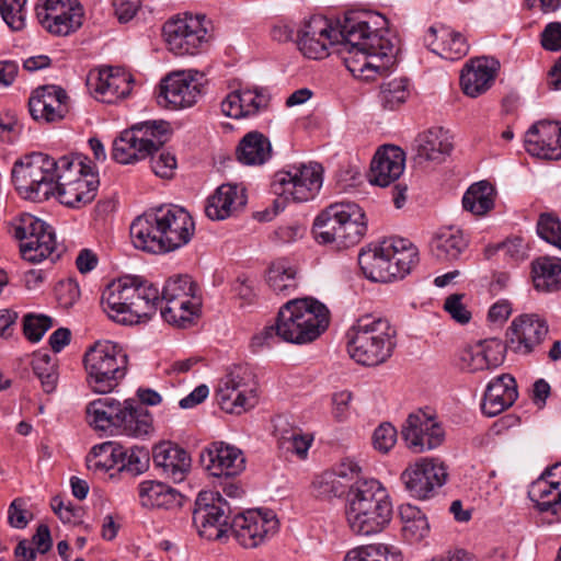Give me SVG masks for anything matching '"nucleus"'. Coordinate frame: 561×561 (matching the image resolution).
<instances>
[{
    "mask_svg": "<svg viewBox=\"0 0 561 561\" xmlns=\"http://www.w3.org/2000/svg\"><path fill=\"white\" fill-rule=\"evenodd\" d=\"M230 505L219 492H201L195 501L193 524L201 537L221 539L229 533Z\"/></svg>",
    "mask_w": 561,
    "mask_h": 561,
    "instance_id": "11",
    "label": "nucleus"
},
{
    "mask_svg": "<svg viewBox=\"0 0 561 561\" xmlns=\"http://www.w3.org/2000/svg\"><path fill=\"white\" fill-rule=\"evenodd\" d=\"M388 247L397 277L403 278L419 262L417 249L407 239L388 241Z\"/></svg>",
    "mask_w": 561,
    "mask_h": 561,
    "instance_id": "46",
    "label": "nucleus"
},
{
    "mask_svg": "<svg viewBox=\"0 0 561 561\" xmlns=\"http://www.w3.org/2000/svg\"><path fill=\"white\" fill-rule=\"evenodd\" d=\"M518 397L515 378L510 374H503L489 382L482 411L488 416H495L508 409Z\"/></svg>",
    "mask_w": 561,
    "mask_h": 561,
    "instance_id": "27",
    "label": "nucleus"
},
{
    "mask_svg": "<svg viewBox=\"0 0 561 561\" xmlns=\"http://www.w3.org/2000/svg\"><path fill=\"white\" fill-rule=\"evenodd\" d=\"M81 156L59 158V176L56 194L59 202L67 207L80 208L91 203L98 193L100 181L98 174L85 163Z\"/></svg>",
    "mask_w": 561,
    "mask_h": 561,
    "instance_id": "9",
    "label": "nucleus"
},
{
    "mask_svg": "<svg viewBox=\"0 0 561 561\" xmlns=\"http://www.w3.org/2000/svg\"><path fill=\"white\" fill-rule=\"evenodd\" d=\"M548 334L545 320L536 314H522L514 319L506 332L510 351L527 355L538 346Z\"/></svg>",
    "mask_w": 561,
    "mask_h": 561,
    "instance_id": "21",
    "label": "nucleus"
},
{
    "mask_svg": "<svg viewBox=\"0 0 561 561\" xmlns=\"http://www.w3.org/2000/svg\"><path fill=\"white\" fill-rule=\"evenodd\" d=\"M51 325V318L44 314L28 313L23 318V333L32 343L38 342Z\"/></svg>",
    "mask_w": 561,
    "mask_h": 561,
    "instance_id": "61",
    "label": "nucleus"
},
{
    "mask_svg": "<svg viewBox=\"0 0 561 561\" xmlns=\"http://www.w3.org/2000/svg\"><path fill=\"white\" fill-rule=\"evenodd\" d=\"M87 413L90 424L96 430L116 428L122 423L123 404L112 398H102L90 402Z\"/></svg>",
    "mask_w": 561,
    "mask_h": 561,
    "instance_id": "38",
    "label": "nucleus"
},
{
    "mask_svg": "<svg viewBox=\"0 0 561 561\" xmlns=\"http://www.w3.org/2000/svg\"><path fill=\"white\" fill-rule=\"evenodd\" d=\"M150 157V164L153 173L162 179H171L174 175L176 169L175 156L158 149L153 151Z\"/></svg>",
    "mask_w": 561,
    "mask_h": 561,
    "instance_id": "63",
    "label": "nucleus"
},
{
    "mask_svg": "<svg viewBox=\"0 0 561 561\" xmlns=\"http://www.w3.org/2000/svg\"><path fill=\"white\" fill-rule=\"evenodd\" d=\"M32 368L39 379L44 392H54L58 382V373L57 365L51 357L48 354L36 355L32 360Z\"/></svg>",
    "mask_w": 561,
    "mask_h": 561,
    "instance_id": "56",
    "label": "nucleus"
},
{
    "mask_svg": "<svg viewBox=\"0 0 561 561\" xmlns=\"http://www.w3.org/2000/svg\"><path fill=\"white\" fill-rule=\"evenodd\" d=\"M26 0H1L0 13L4 22L14 31L24 27V5Z\"/></svg>",
    "mask_w": 561,
    "mask_h": 561,
    "instance_id": "62",
    "label": "nucleus"
},
{
    "mask_svg": "<svg viewBox=\"0 0 561 561\" xmlns=\"http://www.w3.org/2000/svg\"><path fill=\"white\" fill-rule=\"evenodd\" d=\"M399 515L402 522V531L410 541H420L430 531L427 518L422 511L411 504H402L399 507Z\"/></svg>",
    "mask_w": 561,
    "mask_h": 561,
    "instance_id": "47",
    "label": "nucleus"
},
{
    "mask_svg": "<svg viewBox=\"0 0 561 561\" xmlns=\"http://www.w3.org/2000/svg\"><path fill=\"white\" fill-rule=\"evenodd\" d=\"M388 241L379 245L362 250L358 254V264L363 274L373 282L389 283L398 279L390 259Z\"/></svg>",
    "mask_w": 561,
    "mask_h": 561,
    "instance_id": "26",
    "label": "nucleus"
},
{
    "mask_svg": "<svg viewBox=\"0 0 561 561\" xmlns=\"http://www.w3.org/2000/svg\"><path fill=\"white\" fill-rule=\"evenodd\" d=\"M131 77L125 72L113 69L101 70L93 90L96 99L105 103H113L126 98L131 91Z\"/></svg>",
    "mask_w": 561,
    "mask_h": 561,
    "instance_id": "31",
    "label": "nucleus"
},
{
    "mask_svg": "<svg viewBox=\"0 0 561 561\" xmlns=\"http://www.w3.org/2000/svg\"><path fill=\"white\" fill-rule=\"evenodd\" d=\"M131 288L137 289L131 302L138 304L142 312H133V324L149 320L160 304V290L152 283L139 276H131Z\"/></svg>",
    "mask_w": 561,
    "mask_h": 561,
    "instance_id": "40",
    "label": "nucleus"
},
{
    "mask_svg": "<svg viewBox=\"0 0 561 561\" xmlns=\"http://www.w3.org/2000/svg\"><path fill=\"white\" fill-rule=\"evenodd\" d=\"M196 70H181L169 73L161 80L158 103L167 108L191 107L197 102L202 90Z\"/></svg>",
    "mask_w": 561,
    "mask_h": 561,
    "instance_id": "15",
    "label": "nucleus"
},
{
    "mask_svg": "<svg viewBox=\"0 0 561 561\" xmlns=\"http://www.w3.org/2000/svg\"><path fill=\"white\" fill-rule=\"evenodd\" d=\"M85 381L95 393L106 394L119 386L127 375L128 356L111 341H99L83 356Z\"/></svg>",
    "mask_w": 561,
    "mask_h": 561,
    "instance_id": "6",
    "label": "nucleus"
},
{
    "mask_svg": "<svg viewBox=\"0 0 561 561\" xmlns=\"http://www.w3.org/2000/svg\"><path fill=\"white\" fill-rule=\"evenodd\" d=\"M138 134H133L129 129L121 133L113 142L112 158L121 164L135 163L146 159L150 153L142 144Z\"/></svg>",
    "mask_w": 561,
    "mask_h": 561,
    "instance_id": "43",
    "label": "nucleus"
},
{
    "mask_svg": "<svg viewBox=\"0 0 561 561\" xmlns=\"http://www.w3.org/2000/svg\"><path fill=\"white\" fill-rule=\"evenodd\" d=\"M138 490L140 504L144 507L172 510L182 505V495L164 483L142 481Z\"/></svg>",
    "mask_w": 561,
    "mask_h": 561,
    "instance_id": "32",
    "label": "nucleus"
},
{
    "mask_svg": "<svg viewBox=\"0 0 561 561\" xmlns=\"http://www.w3.org/2000/svg\"><path fill=\"white\" fill-rule=\"evenodd\" d=\"M541 239L561 250V220L552 214H541L537 222Z\"/></svg>",
    "mask_w": 561,
    "mask_h": 561,
    "instance_id": "60",
    "label": "nucleus"
},
{
    "mask_svg": "<svg viewBox=\"0 0 561 561\" xmlns=\"http://www.w3.org/2000/svg\"><path fill=\"white\" fill-rule=\"evenodd\" d=\"M448 478L445 465L434 458H423L410 465L401 473V481L410 495L417 500H426L442 488Z\"/></svg>",
    "mask_w": 561,
    "mask_h": 561,
    "instance_id": "13",
    "label": "nucleus"
},
{
    "mask_svg": "<svg viewBox=\"0 0 561 561\" xmlns=\"http://www.w3.org/2000/svg\"><path fill=\"white\" fill-rule=\"evenodd\" d=\"M339 214V211L333 213ZM340 217L343 218V231L340 247L348 248L358 243L365 234L367 225L364 210L353 202H342Z\"/></svg>",
    "mask_w": 561,
    "mask_h": 561,
    "instance_id": "34",
    "label": "nucleus"
},
{
    "mask_svg": "<svg viewBox=\"0 0 561 561\" xmlns=\"http://www.w3.org/2000/svg\"><path fill=\"white\" fill-rule=\"evenodd\" d=\"M128 129L133 134H138L137 138H141L140 144L151 154L153 151H158L167 141L169 124L164 121H149L136 124Z\"/></svg>",
    "mask_w": 561,
    "mask_h": 561,
    "instance_id": "51",
    "label": "nucleus"
},
{
    "mask_svg": "<svg viewBox=\"0 0 561 561\" xmlns=\"http://www.w3.org/2000/svg\"><path fill=\"white\" fill-rule=\"evenodd\" d=\"M442 44L435 48L436 54L447 60H458L466 56L469 45L459 32L451 31L446 26L439 27Z\"/></svg>",
    "mask_w": 561,
    "mask_h": 561,
    "instance_id": "55",
    "label": "nucleus"
},
{
    "mask_svg": "<svg viewBox=\"0 0 561 561\" xmlns=\"http://www.w3.org/2000/svg\"><path fill=\"white\" fill-rule=\"evenodd\" d=\"M240 95V103L244 112V117L256 115L259 112L267 108L271 96L265 89L244 88L237 90Z\"/></svg>",
    "mask_w": 561,
    "mask_h": 561,
    "instance_id": "58",
    "label": "nucleus"
},
{
    "mask_svg": "<svg viewBox=\"0 0 561 561\" xmlns=\"http://www.w3.org/2000/svg\"><path fill=\"white\" fill-rule=\"evenodd\" d=\"M494 187L488 181L472 184L462 197V206L474 215H484L494 206Z\"/></svg>",
    "mask_w": 561,
    "mask_h": 561,
    "instance_id": "45",
    "label": "nucleus"
},
{
    "mask_svg": "<svg viewBox=\"0 0 561 561\" xmlns=\"http://www.w3.org/2000/svg\"><path fill=\"white\" fill-rule=\"evenodd\" d=\"M499 356L486 358L480 346L466 347L460 352L459 366L462 370L476 373L499 366Z\"/></svg>",
    "mask_w": 561,
    "mask_h": 561,
    "instance_id": "57",
    "label": "nucleus"
},
{
    "mask_svg": "<svg viewBox=\"0 0 561 561\" xmlns=\"http://www.w3.org/2000/svg\"><path fill=\"white\" fill-rule=\"evenodd\" d=\"M59 174V159L33 152L14 163L12 181L23 198L44 202L56 194Z\"/></svg>",
    "mask_w": 561,
    "mask_h": 561,
    "instance_id": "7",
    "label": "nucleus"
},
{
    "mask_svg": "<svg viewBox=\"0 0 561 561\" xmlns=\"http://www.w3.org/2000/svg\"><path fill=\"white\" fill-rule=\"evenodd\" d=\"M83 9L77 0H68L66 9L51 15H45L39 22L49 33L66 36L81 27Z\"/></svg>",
    "mask_w": 561,
    "mask_h": 561,
    "instance_id": "33",
    "label": "nucleus"
},
{
    "mask_svg": "<svg viewBox=\"0 0 561 561\" xmlns=\"http://www.w3.org/2000/svg\"><path fill=\"white\" fill-rule=\"evenodd\" d=\"M153 463L162 470V473L173 482H182L191 469V457L186 450L162 443L153 448Z\"/></svg>",
    "mask_w": 561,
    "mask_h": 561,
    "instance_id": "28",
    "label": "nucleus"
},
{
    "mask_svg": "<svg viewBox=\"0 0 561 561\" xmlns=\"http://www.w3.org/2000/svg\"><path fill=\"white\" fill-rule=\"evenodd\" d=\"M201 461L211 476L218 478H231L245 469L242 451L222 442L213 443L203 451Z\"/></svg>",
    "mask_w": 561,
    "mask_h": 561,
    "instance_id": "24",
    "label": "nucleus"
},
{
    "mask_svg": "<svg viewBox=\"0 0 561 561\" xmlns=\"http://www.w3.org/2000/svg\"><path fill=\"white\" fill-rule=\"evenodd\" d=\"M14 237L20 240L22 257L33 264L53 255L56 249L55 233L45 221L25 215L14 228Z\"/></svg>",
    "mask_w": 561,
    "mask_h": 561,
    "instance_id": "12",
    "label": "nucleus"
},
{
    "mask_svg": "<svg viewBox=\"0 0 561 561\" xmlns=\"http://www.w3.org/2000/svg\"><path fill=\"white\" fill-rule=\"evenodd\" d=\"M500 67V61L493 57L480 56L469 59L460 73L463 93L477 98L486 92L493 84Z\"/></svg>",
    "mask_w": 561,
    "mask_h": 561,
    "instance_id": "22",
    "label": "nucleus"
},
{
    "mask_svg": "<svg viewBox=\"0 0 561 561\" xmlns=\"http://www.w3.org/2000/svg\"><path fill=\"white\" fill-rule=\"evenodd\" d=\"M122 423L116 428L127 436L139 437L152 430V417L149 411L133 400L123 403Z\"/></svg>",
    "mask_w": 561,
    "mask_h": 561,
    "instance_id": "35",
    "label": "nucleus"
},
{
    "mask_svg": "<svg viewBox=\"0 0 561 561\" xmlns=\"http://www.w3.org/2000/svg\"><path fill=\"white\" fill-rule=\"evenodd\" d=\"M342 21L339 22V24ZM337 44L342 47L340 27L333 28L325 18L313 15L305 21L297 31L299 50L310 59H322L329 55L328 46Z\"/></svg>",
    "mask_w": 561,
    "mask_h": 561,
    "instance_id": "16",
    "label": "nucleus"
},
{
    "mask_svg": "<svg viewBox=\"0 0 561 561\" xmlns=\"http://www.w3.org/2000/svg\"><path fill=\"white\" fill-rule=\"evenodd\" d=\"M525 148L531 156L548 159H561V125L551 121H540L526 133Z\"/></svg>",
    "mask_w": 561,
    "mask_h": 561,
    "instance_id": "23",
    "label": "nucleus"
},
{
    "mask_svg": "<svg viewBox=\"0 0 561 561\" xmlns=\"http://www.w3.org/2000/svg\"><path fill=\"white\" fill-rule=\"evenodd\" d=\"M69 96L56 84L37 87L28 99V112L36 122L55 123L64 119L69 112Z\"/></svg>",
    "mask_w": 561,
    "mask_h": 561,
    "instance_id": "20",
    "label": "nucleus"
},
{
    "mask_svg": "<svg viewBox=\"0 0 561 561\" xmlns=\"http://www.w3.org/2000/svg\"><path fill=\"white\" fill-rule=\"evenodd\" d=\"M250 377L251 374L247 367L236 365L220 379L216 397L221 410L241 414L254 407L256 400L253 390L249 387Z\"/></svg>",
    "mask_w": 561,
    "mask_h": 561,
    "instance_id": "14",
    "label": "nucleus"
},
{
    "mask_svg": "<svg viewBox=\"0 0 561 561\" xmlns=\"http://www.w3.org/2000/svg\"><path fill=\"white\" fill-rule=\"evenodd\" d=\"M277 528L278 520L272 511L257 510L238 514L231 520L229 531L244 548H256Z\"/></svg>",
    "mask_w": 561,
    "mask_h": 561,
    "instance_id": "18",
    "label": "nucleus"
},
{
    "mask_svg": "<svg viewBox=\"0 0 561 561\" xmlns=\"http://www.w3.org/2000/svg\"><path fill=\"white\" fill-rule=\"evenodd\" d=\"M194 230L191 215L175 205L151 208L138 216L129 228L134 247L153 254L172 252L187 244Z\"/></svg>",
    "mask_w": 561,
    "mask_h": 561,
    "instance_id": "2",
    "label": "nucleus"
},
{
    "mask_svg": "<svg viewBox=\"0 0 561 561\" xmlns=\"http://www.w3.org/2000/svg\"><path fill=\"white\" fill-rule=\"evenodd\" d=\"M405 165L404 151L393 145H385L375 153L370 163L369 182L388 186L400 178Z\"/></svg>",
    "mask_w": 561,
    "mask_h": 561,
    "instance_id": "25",
    "label": "nucleus"
},
{
    "mask_svg": "<svg viewBox=\"0 0 561 561\" xmlns=\"http://www.w3.org/2000/svg\"><path fill=\"white\" fill-rule=\"evenodd\" d=\"M163 35L169 49L178 55H195L203 51L209 43L205 15L185 13L169 20L163 25Z\"/></svg>",
    "mask_w": 561,
    "mask_h": 561,
    "instance_id": "10",
    "label": "nucleus"
},
{
    "mask_svg": "<svg viewBox=\"0 0 561 561\" xmlns=\"http://www.w3.org/2000/svg\"><path fill=\"white\" fill-rule=\"evenodd\" d=\"M311 494L322 501H331L335 497H341L347 489L335 471L327 470L317 474L310 485Z\"/></svg>",
    "mask_w": 561,
    "mask_h": 561,
    "instance_id": "53",
    "label": "nucleus"
},
{
    "mask_svg": "<svg viewBox=\"0 0 561 561\" xmlns=\"http://www.w3.org/2000/svg\"><path fill=\"white\" fill-rule=\"evenodd\" d=\"M401 437L413 453H424L442 445L444 430L435 417L424 411L409 414L401 426Z\"/></svg>",
    "mask_w": 561,
    "mask_h": 561,
    "instance_id": "17",
    "label": "nucleus"
},
{
    "mask_svg": "<svg viewBox=\"0 0 561 561\" xmlns=\"http://www.w3.org/2000/svg\"><path fill=\"white\" fill-rule=\"evenodd\" d=\"M410 96L409 79L404 77L383 81L379 87L378 101L383 110L393 111Z\"/></svg>",
    "mask_w": 561,
    "mask_h": 561,
    "instance_id": "49",
    "label": "nucleus"
},
{
    "mask_svg": "<svg viewBox=\"0 0 561 561\" xmlns=\"http://www.w3.org/2000/svg\"><path fill=\"white\" fill-rule=\"evenodd\" d=\"M271 141L260 131L248 133L237 149L239 161L249 165L263 164L271 158Z\"/></svg>",
    "mask_w": 561,
    "mask_h": 561,
    "instance_id": "39",
    "label": "nucleus"
},
{
    "mask_svg": "<svg viewBox=\"0 0 561 561\" xmlns=\"http://www.w3.org/2000/svg\"><path fill=\"white\" fill-rule=\"evenodd\" d=\"M279 447L305 459L312 443L310 435L304 434L300 428L285 430L279 437Z\"/></svg>",
    "mask_w": 561,
    "mask_h": 561,
    "instance_id": "59",
    "label": "nucleus"
},
{
    "mask_svg": "<svg viewBox=\"0 0 561 561\" xmlns=\"http://www.w3.org/2000/svg\"><path fill=\"white\" fill-rule=\"evenodd\" d=\"M387 20L378 13H346L340 23L342 48L339 53L347 70L356 78L374 80L390 71L397 49L386 35Z\"/></svg>",
    "mask_w": 561,
    "mask_h": 561,
    "instance_id": "1",
    "label": "nucleus"
},
{
    "mask_svg": "<svg viewBox=\"0 0 561 561\" xmlns=\"http://www.w3.org/2000/svg\"><path fill=\"white\" fill-rule=\"evenodd\" d=\"M414 147L416 158L440 163L450 156L454 144L448 130L433 127L417 135Z\"/></svg>",
    "mask_w": 561,
    "mask_h": 561,
    "instance_id": "29",
    "label": "nucleus"
},
{
    "mask_svg": "<svg viewBox=\"0 0 561 561\" xmlns=\"http://www.w3.org/2000/svg\"><path fill=\"white\" fill-rule=\"evenodd\" d=\"M297 273V267L288 260L278 259L271 264L266 280L275 294L287 297L298 287Z\"/></svg>",
    "mask_w": 561,
    "mask_h": 561,
    "instance_id": "42",
    "label": "nucleus"
},
{
    "mask_svg": "<svg viewBox=\"0 0 561 561\" xmlns=\"http://www.w3.org/2000/svg\"><path fill=\"white\" fill-rule=\"evenodd\" d=\"M55 291L59 305L65 309L72 307L81 296L78 283L71 278L60 280Z\"/></svg>",
    "mask_w": 561,
    "mask_h": 561,
    "instance_id": "64",
    "label": "nucleus"
},
{
    "mask_svg": "<svg viewBox=\"0 0 561 561\" xmlns=\"http://www.w3.org/2000/svg\"><path fill=\"white\" fill-rule=\"evenodd\" d=\"M131 276H124L110 283L101 296L103 311L114 321L133 324V312H142L138 304L131 302L137 289L131 288Z\"/></svg>",
    "mask_w": 561,
    "mask_h": 561,
    "instance_id": "19",
    "label": "nucleus"
},
{
    "mask_svg": "<svg viewBox=\"0 0 561 561\" xmlns=\"http://www.w3.org/2000/svg\"><path fill=\"white\" fill-rule=\"evenodd\" d=\"M528 496L540 512L561 513L560 481H548L546 478L539 477L530 484Z\"/></svg>",
    "mask_w": 561,
    "mask_h": 561,
    "instance_id": "37",
    "label": "nucleus"
},
{
    "mask_svg": "<svg viewBox=\"0 0 561 561\" xmlns=\"http://www.w3.org/2000/svg\"><path fill=\"white\" fill-rule=\"evenodd\" d=\"M430 247L436 260L449 262L459 259L468 247V240L459 228L443 227L434 234Z\"/></svg>",
    "mask_w": 561,
    "mask_h": 561,
    "instance_id": "30",
    "label": "nucleus"
},
{
    "mask_svg": "<svg viewBox=\"0 0 561 561\" xmlns=\"http://www.w3.org/2000/svg\"><path fill=\"white\" fill-rule=\"evenodd\" d=\"M344 561H402V556L393 546L375 543L348 551Z\"/></svg>",
    "mask_w": 561,
    "mask_h": 561,
    "instance_id": "54",
    "label": "nucleus"
},
{
    "mask_svg": "<svg viewBox=\"0 0 561 561\" xmlns=\"http://www.w3.org/2000/svg\"><path fill=\"white\" fill-rule=\"evenodd\" d=\"M282 341L307 344L317 340L329 327V310L313 298L291 299L278 311Z\"/></svg>",
    "mask_w": 561,
    "mask_h": 561,
    "instance_id": "5",
    "label": "nucleus"
},
{
    "mask_svg": "<svg viewBox=\"0 0 561 561\" xmlns=\"http://www.w3.org/2000/svg\"><path fill=\"white\" fill-rule=\"evenodd\" d=\"M323 169L319 163L293 165L289 170L278 171L272 183L273 192L279 195L273 203V209L259 211L255 218L260 221L271 220L285 207L289 197L294 202H307L316 195L322 185Z\"/></svg>",
    "mask_w": 561,
    "mask_h": 561,
    "instance_id": "8",
    "label": "nucleus"
},
{
    "mask_svg": "<svg viewBox=\"0 0 561 561\" xmlns=\"http://www.w3.org/2000/svg\"><path fill=\"white\" fill-rule=\"evenodd\" d=\"M345 516L355 535L381 533L392 518V503L387 490L375 479L355 481L348 490Z\"/></svg>",
    "mask_w": 561,
    "mask_h": 561,
    "instance_id": "3",
    "label": "nucleus"
},
{
    "mask_svg": "<svg viewBox=\"0 0 561 561\" xmlns=\"http://www.w3.org/2000/svg\"><path fill=\"white\" fill-rule=\"evenodd\" d=\"M197 285L188 275H178L170 277L162 291L160 293L161 301H196Z\"/></svg>",
    "mask_w": 561,
    "mask_h": 561,
    "instance_id": "52",
    "label": "nucleus"
},
{
    "mask_svg": "<svg viewBox=\"0 0 561 561\" xmlns=\"http://www.w3.org/2000/svg\"><path fill=\"white\" fill-rule=\"evenodd\" d=\"M113 463H121L119 471H125L136 477L144 473L149 468L150 456L145 447H131L124 449L122 446L114 447L111 450Z\"/></svg>",
    "mask_w": 561,
    "mask_h": 561,
    "instance_id": "44",
    "label": "nucleus"
},
{
    "mask_svg": "<svg viewBox=\"0 0 561 561\" xmlns=\"http://www.w3.org/2000/svg\"><path fill=\"white\" fill-rule=\"evenodd\" d=\"M237 197V186L230 184L220 185L207 199L205 207L206 216L211 220L226 219L231 215L232 206Z\"/></svg>",
    "mask_w": 561,
    "mask_h": 561,
    "instance_id": "48",
    "label": "nucleus"
},
{
    "mask_svg": "<svg viewBox=\"0 0 561 561\" xmlns=\"http://www.w3.org/2000/svg\"><path fill=\"white\" fill-rule=\"evenodd\" d=\"M342 202L327 207L314 220L313 233L320 243L335 242L339 247L343 231V218L341 214H331L341 210Z\"/></svg>",
    "mask_w": 561,
    "mask_h": 561,
    "instance_id": "41",
    "label": "nucleus"
},
{
    "mask_svg": "<svg viewBox=\"0 0 561 561\" xmlns=\"http://www.w3.org/2000/svg\"><path fill=\"white\" fill-rule=\"evenodd\" d=\"M165 306L161 307V318L169 324L178 328H187L197 316L201 300L196 301H164Z\"/></svg>",
    "mask_w": 561,
    "mask_h": 561,
    "instance_id": "50",
    "label": "nucleus"
},
{
    "mask_svg": "<svg viewBox=\"0 0 561 561\" xmlns=\"http://www.w3.org/2000/svg\"><path fill=\"white\" fill-rule=\"evenodd\" d=\"M534 286L538 291L561 289V259L540 256L531 263Z\"/></svg>",
    "mask_w": 561,
    "mask_h": 561,
    "instance_id": "36",
    "label": "nucleus"
},
{
    "mask_svg": "<svg viewBox=\"0 0 561 561\" xmlns=\"http://www.w3.org/2000/svg\"><path fill=\"white\" fill-rule=\"evenodd\" d=\"M397 330L385 318L362 316L346 333L350 356L364 366H377L391 357Z\"/></svg>",
    "mask_w": 561,
    "mask_h": 561,
    "instance_id": "4",
    "label": "nucleus"
}]
</instances>
